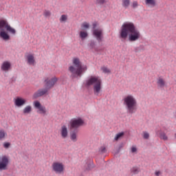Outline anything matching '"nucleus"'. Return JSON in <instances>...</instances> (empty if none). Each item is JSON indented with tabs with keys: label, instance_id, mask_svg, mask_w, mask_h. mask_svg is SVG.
<instances>
[{
	"label": "nucleus",
	"instance_id": "1a4fd4ad",
	"mask_svg": "<svg viewBox=\"0 0 176 176\" xmlns=\"http://www.w3.org/2000/svg\"><path fill=\"white\" fill-rule=\"evenodd\" d=\"M34 107L35 109H38L37 113L41 115H46V107L41 105V102L36 100L34 102Z\"/></svg>",
	"mask_w": 176,
	"mask_h": 176
},
{
	"label": "nucleus",
	"instance_id": "ea45409f",
	"mask_svg": "<svg viewBox=\"0 0 176 176\" xmlns=\"http://www.w3.org/2000/svg\"><path fill=\"white\" fill-rule=\"evenodd\" d=\"M131 152H132V153H135V152H137V148L133 146V147L131 148Z\"/></svg>",
	"mask_w": 176,
	"mask_h": 176
},
{
	"label": "nucleus",
	"instance_id": "6ab92c4d",
	"mask_svg": "<svg viewBox=\"0 0 176 176\" xmlns=\"http://www.w3.org/2000/svg\"><path fill=\"white\" fill-rule=\"evenodd\" d=\"M27 58H28V64H30V65H32V64H34L35 59L34 58V56L33 55H31V54L28 55Z\"/></svg>",
	"mask_w": 176,
	"mask_h": 176
},
{
	"label": "nucleus",
	"instance_id": "aec40b11",
	"mask_svg": "<svg viewBox=\"0 0 176 176\" xmlns=\"http://www.w3.org/2000/svg\"><path fill=\"white\" fill-rule=\"evenodd\" d=\"M157 85L159 86V87H164L166 85V82H164V80L163 78H159L157 82Z\"/></svg>",
	"mask_w": 176,
	"mask_h": 176
},
{
	"label": "nucleus",
	"instance_id": "7ed1b4c3",
	"mask_svg": "<svg viewBox=\"0 0 176 176\" xmlns=\"http://www.w3.org/2000/svg\"><path fill=\"white\" fill-rule=\"evenodd\" d=\"M90 86H94V93L95 96H98L101 89H102V80L98 76H91L85 82V87L87 89H89Z\"/></svg>",
	"mask_w": 176,
	"mask_h": 176
},
{
	"label": "nucleus",
	"instance_id": "4468645a",
	"mask_svg": "<svg viewBox=\"0 0 176 176\" xmlns=\"http://www.w3.org/2000/svg\"><path fill=\"white\" fill-rule=\"evenodd\" d=\"M79 131L70 130V140L73 141V142H76L78 141L77 135L78 132Z\"/></svg>",
	"mask_w": 176,
	"mask_h": 176
},
{
	"label": "nucleus",
	"instance_id": "20e7f679",
	"mask_svg": "<svg viewBox=\"0 0 176 176\" xmlns=\"http://www.w3.org/2000/svg\"><path fill=\"white\" fill-rule=\"evenodd\" d=\"M73 64L76 65V68H75L74 66L69 67V72L71 74V79H78V78H82V75L83 74V66H82V63H80L79 58H74L73 60Z\"/></svg>",
	"mask_w": 176,
	"mask_h": 176
},
{
	"label": "nucleus",
	"instance_id": "a211bd4d",
	"mask_svg": "<svg viewBox=\"0 0 176 176\" xmlns=\"http://www.w3.org/2000/svg\"><path fill=\"white\" fill-rule=\"evenodd\" d=\"M23 112L24 115L31 113V112H32V107H31L30 105L26 106L23 109Z\"/></svg>",
	"mask_w": 176,
	"mask_h": 176
},
{
	"label": "nucleus",
	"instance_id": "f8f14e48",
	"mask_svg": "<svg viewBox=\"0 0 176 176\" xmlns=\"http://www.w3.org/2000/svg\"><path fill=\"white\" fill-rule=\"evenodd\" d=\"M92 168H94V163L92 159L88 158L85 160L84 170L85 171H90Z\"/></svg>",
	"mask_w": 176,
	"mask_h": 176
},
{
	"label": "nucleus",
	"instance_id": "5701e85b",
	"mask_svg": "<svg viewBox=\"0 0 176 176\" xmlns=\"http://www.w3.org/2000/svg\"><path fill=\"white\" fill-rule=\"evenodd\" d=\"M122 6L125 9H127V8L130 6V0H122Z\"/></svg>",
	"mask_w": 176,
	"mask_h": 176
},
{
	"label": "nucleus",
	"instance_id": "f03ea898",
	"mask_svg": "<svg viewBox=\"0 0 176 176\" xmlns=\"http://www.w3.org/2000/svg\"><path fill=\"white\" fill-rule=\"evenodd\" d=\"M57 80H58V79L56 77H54L52 78H45L44 80L45 88L40 89L37 91H36L33 94L32 99L36 100V98H39V97L46 96V94H47V93L49 92V90L54 87V85L57 83Z\"/></svg>",
	"mask_w": 176,
	"mask_h": 176
},
{
	"label": "nucleus",
	"instance_id": "e433bc0d",
	"mask_svg": "<svg viewBox=\"0 0 176 176\" xmlns=\"http://www.w3.org/2000/svg\"><path fill=\"white\" fill-rule=\"evenodd\" d=\"M132 8L133 9H135V8H138V2L137 1H133L132 4Z\"/></svg>",
	"mask_w": 176,
	"mask_h": 176
},
{
	"label": "nucleus",
	"instance_id": "cd10ccee",
	"mask_svg": "<svg viewBox=\"0 0 176 176\" xmlns=\"http://www.w3.org/2000/svg\"><path fill=\"white\" fill-rule=\"evenodd\" d=\"M59 20L60 23H65V21L68 20V16L66 14H63L61 15Z\"/></svg>",
	"mask_w": 176,
	"mask_h": 176
},
{
	"label": "nucleus",
	"instance_id": "39448f33",
	"mask_svg": "<svg viewBox=\"0 0 176 176\" xmlns=\"http://www.w3.org/2000/svg\"><path fill=\"white\" fill-rule=\"evenodd\" d=\"M124 105L126 107L127 113L133 115L137 112V100L134 98V96L128 95L123 99Z\"/></svg>",
	"mask_w": 176,
	"mask_h": 176
},
{
	"label": "nucleus",
	"instance_id": "a19ab883",
	"mask_svg": "<svg viewBox=\"0 0 176 176\" xmlns=\"http://www.w3.org/2000/svg\"><path fill=\"white\" fill-rule=\"evenodd\" d=\"M92 25L93 30H96V28H97V23H94Z\"/></svg>",
	"mask_w": 176,
	"mask_h": 176
},
{
	"label": "nucleus",
	"instance_id": "412c9836",
	"mask_svg": "<svg viewBox=\"0 0 176 176\" xmlns=\"http://www.w3.org/2000/svg\"><path fill=\"white\" fill-rule=\"evenodd\" d=\"M87 36H89V34H87V32H85V31L80 32V38H81L82 40L86 39Z\"/></svg>",
	"mask_w": 176,
	"mask_h": 176
},
{
	"label": "nucleus",
	"instance_id": "79ce46f5",
	"mask_svg": "<svg viewBox=\"0 0 176 176\" xmlns=\"http://www.w3.org/2000/svg\"><path fill=\"white\" fill-rule=\"evenodd\" d=\"M160 174H162V172H160V170L155 171V175L156 176H159V175H160Z\"/></svg>",
	"mask_w": 176,
	"mask_h": 176
},
{
	"label": "nucleus",
	"instance_id": "ddd939ff",
	"mask_svg": "<svg viewBox=\"0 0 176 176\" xmlns=\"http://www.w3.org/2000/svg\"><path fill=\"white\" fill-rule=\"evenodd\" d=\"M14 104L18 107H23V105H25V104H27V100L21 97H17L15 99Z\"/></svg>",
	"mask_w": 176,
	"mask_h": 176
},
{
	"label": "nucleus",
	"instance_id": "f3484780",
	"mask_svg": "<svg viewBox=\"0 0 176 176\" xmlns=\"http://www.w3.org/2000/svg\"><path fill=\"white\" fill-rule=\"evenodd\" d=\"M61 136L63 137V138H67V137H68V129H67V126L63 125L62 126V129H61Z\"/></svg>",
	"mask_w": 176,
	"mask_h": 176
},
{
	"label": "nucleus",
	"instance_id": "f257e3e1",
	"mask_svg": "<svg viewBox=\"0 0 176 176\" xmlns=\"http://www.w3.org/2000/svg\"><path fill=\"white\" fill-rule=\"evenodd\" d=\"M129 39V42H135L141 38V32L135 28L134 23L131 22L124 23L121 28L120 32V39L122 42H124L126 39Z\"/></svg>",
	"mask_w": 176,
	"mask_h": 176
},
{
	"label": "nucleus",
	"instance_id": "c756f323",
	"mask_svg": "<svg viewBox=\"0 0 176 176\" xmlns=\"http://www.w3.org/2000/svg\"><path fill=\"white\" fill-rule=\"evenodd\" d=\"M105 0H96L95 1V3L96 5H98V6H102V5H104V3H105Z\"/></svg>",
	"mask_w": 176,
	"mask_h": 176
},
{
	"label": "nucleus",
	"instance_id": "bb28decb",
	"mask_svg": "<svg viewBox=\"0 0 176 176\" xmlns=\"http://www.w3.org/2000/svg\"><path fill=\"white\" fill-rule=\"evenodd\" d=\"M6 31L10 32V34H12L13 35L16 34V30H14L13 28H11L10 25L8 26V28H6Z\"/></svg>",
	"mask_w": 176,
	"mask_h": 176
},
{
	"label": "nucleus",
	"instance_id": "2f4dec72",
	"mask_svg": "<svg viewBox=\"0 0 176 176\" xmlns=\"http://www.w3.org/2000/svg\"><path fill=\"white\" fill-rule=\"evenodd\" d=\"M43 15L45 16V17H50V16H52V12H50V11L49 10H45L43 12Z\"/></svg>",
	"mask_w": 176,
	"mask_h": 176
},
{
	"label": "nucleus",
	"instance_id": "2eb2a0df",
	"mask_svg": "<svg viewBox=\"0 0 176 176\" xmlns=\"http://www.w3.org/2000/svg\"><path fill=\"white\" fill-rule=\"evenodd\" d=\"M11 67L12 64H10L9 61H5L1 65V69L2 71L8 72L9 69H10Z\"/></svg>",
	"mask_w": 176,
	"mask_h": 176
},
{
	"label": "nucleus",
	"instance_id": "423d86ee",
	"mask_svg": "<svg viewBox=\"0 0 176 176\" xmlns=\"http://www.w3.org/2000/svg\"><path fill=\"white\" fill-rule=\"evenodd\" d=\"M9 23H8V21L5 19L0 20V38H1L3 41H10V36L5 31Z\"/></svg>",
	"mask_w": 176,
	"mask_h": 176
},
{
	"label": "nucleus",
	"instance_id": "0eeeda50",
	"mask_svg": "<svg viewBox=\"0 0 176 176\" xmlns=\"http://www.w3.org/2000/svg\"><path fill=\"white\" fill-rule=\"evenodd\" d=\"M85 121L80 118H73L70 120V130H74L76 131H79V127L83 126Z\"/></svg>",
	"mask_w": 176,
	"mask_h": 176
},
{
	"label": "nucleus",
	"instance_id": "7c9ffc66",
	"mask_svg": "<svg viewBox=\"0 0 176 176\" xmlns=\"http://www.w3.org/2000/svg\"><path fill=\"white\" fill-rule=\"evenodd\" d=\"M99 153H107V148L104 146H100L99 148Z\"/></svg>",
	"mask_w": 176,
	"mask_h": 176
},
{
	"label": "nucleus",
	"instance_id": "9d476101",
	"mask_svg": "<svg viewBox=\"0 0 176 176\" xmlns=\"http://www.w3.org/2000/svg\"><path fill=\"white\" fill-rule=\"evenodd\" d=\"M52 170L55 173L61 174L64 171V165L60 162H54L52 164Z\"/></svg>",
	"mask_w": 176,
	"mask_h": 176
},
{
	"label": "nucleus",
	"instance_id": "473e14b6",
	"mask_svg": "<svg viewBox=\"0 0 176 176\" xmlns=\"http://www.w3.org/2000/svg\"><path fill=\"white\" fill-rule=\"evenodd\" d=\"M5 135H6V133H5V131L1 130L0 131V140H2L3 138H5Z\"/></svg>",
	"mask_w": 176,
	"mask_h": 176
},
{
	"label": "nucleus",
	"instance_id": "4c0bfd02",
	"mask_svg": "<svg viewBox=\"0 0 176 176\" xmlns=\"http://www.w3.org/2000/svg\"><path fill=\"white\" fill-rule=\"evenodd\" d=\"M143 138H144V140H148L149 138V133L144 132Z\"/></svg>",
	"mask_w": 176,
	"mask_h": 176
},
{
	"label": "nucleus",
	"instance_id": "72a5a7b5",
	"mask_svg": "<svg viewBox=\"0 0 176 176\" xmlns=\"http://www.w3.org/2000/svg\"><path fill=\"white\" fill-rule=\"evenodd\" d=\"M82 28H89L90 25L89 23H87V22H84L82 25H81Z\"/></svg>",
	"mask_w": 176,
	"mask_h": 176
},
{
	"label": "nucleus",
	"instance_id": "dca6fc26",
	"mask_svg": "<svg viewBox=\"0 0 176 176\" xmlns=\"http://www.w3.org/2000/svg\"><path fill=\"white\" fill-rule=\"evenodd\" d=\"M88 46L91 50L94 49L95 52H100L98 47H96V41H94V40H91L90 43H88Z\"/></svg>",
	"mask_w": 176,
	"mask_h": 176
},
{
	"label": "nucleus",
	"instance_id": "58836bf2",
	"mask_svg": "<svg viewBox=\"0 0 176 176\" xmlns=\"http://www.w3.org/2000/svg\"><path fill=\"white\" fill-rule=\"evenodd\" d=\"M123 148V144H120L118 149L117 150V151L116 152V155H118V153H119V152H120V149Z\"/></svg>",
	"mask_w": 176,
	"mask_h": 176
},
{
	"label": "nucleus",
	"instance_id": "c9c22d12",
	"mask_svg": "<svg viewBox=\"0 0 176 176\" xmlns=\"http://www.w3.org/2000/svg\"><path fill=\"white\" fill-rule=\"evenodd\" d=\"M3 147H4L6 149H8V148L10 147V143H9V142H4V143H3Z\"/></svg>",
	"mask_w": 176,
	"mask_h": 176
},
{
	"label": "nucleus",
	"instance_id": "6e6552de",
	"mask_svg": "<svg viewBox=\"0 0 176 176\" xmlns=\"http://www.w3.org/2000/svg\"><path fill=\"white\" fill-rule=\"evenodd\" d=\"M93 35L95 36L98 43H100L102 42V39H104V30L101 28L95 29L93 30Z\"/></svg>",
	"mask_w": 176,
	"mask_h": 176
},
{
	"label": "nucleus",
	"instance_id": "b1692460",
	"mask_svg": "<svg viewBox=\"0 0 176 176\" xmlns=\"http://www.w3.org/2000/svg\"><path fill=\"white\" fill-rule=\"evenodd\" d=\"M142 50H145V47L144 45H140L134 48L135 53H140Z\"/></svg>",
	"mask_w": 176,
	"mask_h": 176
},
{
	"label": "nucleus",
	"instance_id": "f704fd0d",
	"mask_svg": "<svg viewBox=\"0 0 176 176\" xmlns=\"http://www.w3.org/2000/svg\"><path fill=\"white\" fill-rule=\"evenodd\" d=\"M101 69L103 71L104 74H109V72H111V71L105 67H102Z\"/></svg>",
	"mask_w": 176,
	"mask_h": 176
},
{
	"label": "nucleus",
	"instance_id": "4be33fe9",
	"mask_svg": "<svg viewBox=\"0 0 176 176\" xmlns=\"http://www.w3.org/2000/svg\"><path fill=\"white\" fill-rule=\"evenodd\" d=\"M145 3L150 6H156V1L155 0H145Z\"/></svg>",
	"mask_w": 176,
	"mask_h": 176
},
{
	"label": "nucleus",
	"instance_id": "a878e982",
	"mask_svg": "<svg viewBox=\"0 0 176 176\" xmlns=\"http://www.w3.org/2000/svg\"><path fill=\"white\" fill-rule=\"evenodd\" d=\"M131 173L135 175L140 173V168H138V167L134 166L131 169Z\"/></svg>",
	"mask_w": 176,
	"mask_h": 176
},
{
	"label": "nucleus",
	"instance_id": "9b49d317",
	"mask_svg": "<svg viewBox=\"0 0 176 176\" xmlns=\"http://www.w3.org/2000/svg\"><path fill=\"white\" fill-rule=\"evenodd\" d=\"M8 164H9V159L6 156L3 157L0 162V171L8 170Z\"/></svg>",
	"mask_w": 176,
	"mask_h": 176
},
{
	"label": "nucleus",
	"instance_id": "393cba45",
	"mask_svg": "<svg viewBox=\"0 0 176 176\" xmlns=\"http://www.w3.org/2000/svg\"><path fill=\"white\" fill-rule=\"evenodd\" d=\"M160 138H161V140H164V141H167V140H168L166 133H164L163 131L160 132Z\"/></svg>",
	"mask_w": 176,
	"mask_h": 176
},
{
	"label": "nucleus",
	"instance_id": "37998d69",
	"mask_svg": "<svg viewBox=\"0 0 176 176\" xmlns=\"http://www.w3.org/2000/svg\"><path fill=\"white\" fill-rule=\"evenodd\" d=\"M86 69H87V67H82V72L83 71H86Z\"/></svg>",
	"mask_w": 176,
	"mask_h": 176
},
{
	"label": "nucleus",
	"instance_id": "c85d7f7f",
	"mask_svg": "<svg viewBox=\"0 0 176 176\" xmlns=\"http://www.w3.org/2000/svg\"><path fill=\"white\" fill-rule=\"evenodd\" d=\"M124 135V132H121L118 133L116 137L114 138L115 141H119L120 138H122Z\"/></svg>",
	"mask_w": 176,
	"mask_h": 176
}]
</instances>
